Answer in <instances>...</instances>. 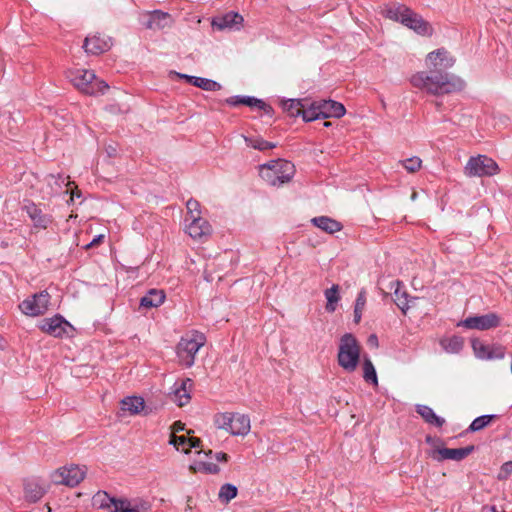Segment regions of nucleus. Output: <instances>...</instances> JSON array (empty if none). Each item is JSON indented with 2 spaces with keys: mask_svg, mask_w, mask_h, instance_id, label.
I'll use <instances>...</instances> for the list:
<instances>
[{
  "mask_svg": "<svg viewBox=\"0 0 512 512\" xmlns=\"http://www.w3.org/2000/svg\"><path fill=\"white\" fill-rule=\"evenodd\" d=\"M363 371H364L363 377H364L365 381L372 382L373 384L378 383L376 370L374 368V365L372 364V362L369 359H365L364 364H363Z\"/></svg>",
  "mask_w": 512,
  "mask_h": 512,
  "instance_id": "obj_40",
  "label": "nucleus"
},
{
  "mask_svg": "<svg viewBox=\"0 0 512 512\" xmlns=\"http://www.w3.org/2000/svg\"><path fill=\"white\" fill-rule=\"evenodd\" d=\"M140 21L147 29L151 30H160L170 27L173 22L170 14L160 10L143 13Z\"/></svg>",
  "mask_w": 512,
  "mask_h": 512,
  "instance_id": "obj_13",
  "label": "nucleus"
},
{
  "mask_svg": "<svg viewBox=\"0 0 512 512\" xmlns=\"http://www.w3.org/2000/svg\"><path fill=\"white\" fill-rule=\"evenodd\" d=\"M126 503V500L124 499H116L114 497H111L107 492L105 491H98L93 496V504L97 505L99 508L102 509H110V512H118L119 508H121L123 504Z\"/></svg>",
  "mask_w": 512,
  "mask_h": 512,
  "instance_id": "obj_19",
  "label": "nucleus"
},
{
  "mask_svg": "<svg viewBox=\"0 0 512 512\" xmlns=\"http://www.w3.org/2000/svg\"><path fill=\"white\" fill-rule=\"evenodd\" d=\"M205 454H206L207 456H211V455H212V450H208V451H206V452H205Z\"/></svg>",
  "mask_w": 512,
  "mask_h": 512,
  "instance_id": "obj_58",
  "label": "nucleus"
},
{
  "mask_svg": "<svg viewBox=\"0 0 512 512\" xmlns=\"http://www.w3.org/2000/svg\"><path fill=\"white\" fill-rule=\"evenodd\" d=\"M505 356V348L501 345H492L489 349L487 360L502 359Z\"/></svg>",
  "mask_w": 512,
  "mask_h": 512,
  "instance_id": "obj_44",
  "label": "nucleus"
},
{
  "mask_svg": "<svg viewBox=\"0 0 512 512\" xmlns=\"http://www.w3.org/2000/svg\"><path fill=\"white\" fill-rule=\"evenodd\" d=\"M205 344V336L202 333H194L192 336L182 337L177 345V356L185 367H191L195 362V355Z\"/></svg>",
  "mask_w": 512,
  "mask_h": 512,
  "instance_id": "obj_7",
  "label": "nucleus"
},
{
  "mask_svg": "<svg viewBox=\"0 0 512 512\" xmlns=\"http://www.w3.org/2000/svg\"><path fill=\"white\" fill-rule=\"evenodd\" d=\"M360 345L351 333H345L340 338L337 355L338 364L347 372L356 370L360 360Z\"/></svg>",
  "mask_w": 512,
  "mask_h": 512,
  "instance_id": "obj_4",
  "label": "nucleus"
},
{
  "mask_svg": "<svg viewBox=\"0 0 512 512\" xmlns=\"http://www.w3.org/2000/svg\"><path fill=\"white\" fill-rule=\"evenodd\" d=\"M410 82L415 88L432 95L458 92L465 86V82L461 78L438 70L430 71V73L418 72L411 77Z\"/></svg>",
  "mask_w": 512,
  "mask_h": 512,
  "instance_id": "obj_1",
  "label": "nucleus"
},
{
  "mask_svg": "<svg viewBox=\"0 0 512 512\" xmlns=\"http://www.w3.org/2000/svg\"><path fill=\"white\" fill-rule=\"evenodd\" d=\"M324 126H325V127H329V126H331V122H325V123H324Z\"/></svg>",
  "mask_w": 512,
  "mask_h": 512,
  "instance_id": "obj_59",
  "label": "nucleus"
},
{
  "mask_svg": "<svg viewBox=\"0 0 512 512\" xmlns=\"http://www.w3.org/2000/svg\"><path fill=\"white\" fill-rule=\"evenodd\" d=\"M46 492V487L39 479H27L24 482V496L29 502L40 500Z\"/></svg>",
  "mask_w": 512,
  "mask_h": 512,
  "instance_id": "obj_20",
  "label": "nucleus"
},
{
  "mask_svg": "<svg viewBox=\"0 0 512 512\" xmlns=\"http://www.w3.org/2000/svg\"><path fill=\"white\" fill-rule=\"evenodd\" d=\"M325 297L327 300L326 310L328 312H334L336 309V304L339 301V286L333 285L331 288L325 291Z\"/></svg>",
  "mask_w": 512,
  "mask_h": 512,
  "instance_id": "obj_36",
  "label": "nucleus"
},
{
  "mask_svg": "<svg viewBox=\"0 0 512 512\" xmlns=\"http://www.w3.org/2000/svg\"><path fill=\"white\" fill-rule=\"evenodd\" d=\"M85 474V467L81 468L77 465H70L53 472L51 479L54 484L74 487L84 479Z\"/></svg>",
  "mask_w": 512,
  "mask_h": 512,
  "instance_id": "obj_9",
  "label": "nucleus"
},
{
  "mask_svg": "<svg viewBox=\"0 0 512 512\" xmlns=\"http://www.w3.org/2000/svg\"><path fill=\"white\" fill-rule=\"evenodd\" d=\"M175 389L173 390V401H175L178 406L182 407L186 405L190 399V391L193 386V381L190 378H186L181 381L179 385L175 384Z\"/></svg>",
  "mask_w": 512,
  "mask_h": 512,
  "instance_id": "obj_23",
  "label": "nucleus"
},
{
  "mask_svg": "<svg viewBox=\"0 0 512 512\" xmlns=\"http://www.w3.org/2000/svg\"><path fill=\"white\" fill-rule=\"evenodd\" d=\"M214 424L234 436H245L251 428L249 417L240 413H218L214 417Z\"/></svg>",
  "mask_w": 512,
  "mask_h": 512,
  "instance_id": "obj_6",
  "label": "nucleus"
},
{
  "mask_svg": "<svg viewBox=\"0 0 512 512\" xmlns=\"http://www.w3.org/2000/svg\"><path fill=\"white\" fill-rule=\"evenodd\" d=\"M311 222L319 229L330 234L338 232L342 228L338 221L327 216L315 217L311 220Z\"/></svg>",
  "mask_w": 512,
  "mask_h": 512,
  "instance_id": "obj_27",
  "label": "nucleus"
},
{
  "mask_svg": "<svg viewBox=\"0 0 512 512\" xmlns=\"http://www.w3.org/2000/svg\"><path fill=\"white\" fill-rule=\"evenodd\" d=\"M427 60L431 63L434 68H451L455 59L450 56L449 52L445 49H437L428 54Z\"/></svg>",
  "mask_w": 512,
  "mask_h": 512,
  "instance_id": "obj_22",
  "label": "nucleus"
},
{
  "mask_svg": "<svg viewBox=\"0 0 512 512\" xmlns=\"http://www.w3.org/2000/svg\"><path fill=\"white\" fill-rule=\"evenodd\" d=\"M426 442L431 443L432 442V438L430 436H427L426 437Z\"/></svg>",
  "mask_w": 512,
  "mask_h": 512,
  "instance_id": "obj_57",
  "label": "nucleus"
},
{
  "mask_svg": "<svg viewBox=\"0 0 512 512\" xmlns=\"http://www.w3.org/2000/svg\"><path fill=\"white\" fill-rule=\"evenodd\" d=\"M498 170V164L485 155L471 157L465 166V174L468 177L493 176Z\"/></svg>",
  "mask_w": 512,
  "mask_h": 512,
  "instance_id": "obj_8",
  "label": "nucleus"
},
{
  "mask_svg": "<svg viewBox=\"0 0 512 512\" xmlns=\"http://www.w3.org/2000/svg\"><path fill=\"white\" fill-rule=\"evenodd\" d=\"M70 324L61 316H54L53 318L44 319L41 322L40 328L43 332L54 337H61L67 333Z\"/></svg>",
  "mask_w": 512,
  "mask_h": 512,
  "instance_id": "obj_16",
  "label": "nucleus"
},
{
  "mask_svg": "<svg viewBox=\"0 0 512 512\" xmlns=\"http://www.w3.org/2000/svg\"><path fill=\"white\" fill-rule=\"evenodd\" d=\"M225 102L231 106H237V105L242 104V105H246L249 107H256L268 115H271L273 112V109L270 105L266 104L261 99H257L255 97H251V96H233V97L227 98L225 100Z\"/></svg>",
  "mask_w": 512,
  "mask_h": 512,
  "instance_id": "obj_18",
  "label": "nucleus"
},
{
  "mask_svg": "<svg viewBox=\"0 0 512 512\" xmlns=\"http://www.w3.org/2000/svg\"><path fill=\"white\" fill-rule=\"evenodd\" d=\"M415 198H416V193H413L412 199H415Z\"/></svg>",
  "mask_w": 512,
  "mask_h": 512,
  "instance_id": "obj_60",
  "label": "nucleus"
},
{
  "mask_svg": "<svg viewBox=\"0 0 512 512\" xmlns=\"http://www.w3.org/2000/svg\"><path fill=\"white\" fill-rule=\"evenodd\" d=\"M171 429H172V434L175 435V433L184 430V423H182L181 421H176L173 423Z\"/></svg>",
  "mask_w": 512,
  "mask_h": 512,
  "instance_id": "obj_49",
  "label": "nucleus"
},
{
  "mask_svg": "<svg viewBox=\"0 0 512 512\" xmlns=\"http://www.w3.org/2000/svg\"><path fill=\"white\" fill-rule=\"evenodd\" d=\"M474 451V446L469 445L463 448H446L436 446L428 452V455L437 462L445 460L461 461Z\"/></svg>",
  "mask_w": 512,
  "mask_h": 512,
  "instance_id": "obj_11",
  "label": "nucleus"
},
{
  "mask_svg": "<svg viewBox=\"0 0 512 512\" xmlns=\"http://www.w3.org/2000/svg\"><path fill=\"white\" fill-rule=\"evenodd\" d=\"M494 418H496V415H483L477 417L472 421L468 430L471 432L480 431L484 429L487 425H489Z\"/></svg>",
  "mask_w": 512,
  "mask_h": 512,
  "instance_id": "obj_39",
  "label": "nucleus"
},
{
  "mask_svg": "<svg viewBox=\"0 0 512 512\" xmlns=\"http://www.w3.org/2000/svg\"><path fill=\"white\" fill-rule=\"evenodd\" d=\"M391 289H394V302L403 311L408 308L407 306V293L402 289L401 282L394 281L391 283Z\"/></svg>",
  "mask_w": 512,
  "mask_h": 512,
  "instance_id": "obj_29",
  "label": "nucleus"
},
{
  "mask_svg": "<svg viewBox=\"0 0 512 512\" xmlns=\"http://www.w3.org/2000/svg\"><path fill=\"white\" fill-rule=\"evenodd\" d=\"M165 300L163 290L151 289L140 300V306L144 308L159 307Z\"/></svg>",
  "mask_w": 512,
  "mask_h": 512,
  "instance_id": "obj_25",
  "label": "nucleus"
},
{
  "mask_svg": "<svg viewBox=\"0 0 512 512\" xmlns=\"http://www.w3.org/2000/svg\"><path fill=\"white\" fill-rule=\"evenodd\" d=\"M177 76L182 78V79H185L188 83H189V79L190 78H194L195 76H190V75H187V74H181V73H177Z\"/></svg>",
  "mask_w": 512,
  "mask_h": 512,
  "instance_id": "obj_55",
  "label": "nucleus"
},
{
  "mask_svg": "<svg viewBox=\"0 0 512 512\" xmlns=\"http://www.w3.org/2000/svg\"><path fill=\"white\" fill-rule=\"evenodd\" d=\"M104 236L103 235H98L97 237H95L87 246L86 248H90V247H93L95 245H97L98 243H100L102 240H103Z\"/></svg>",
  "mask_w": 512,
  "mask_h": 512,
  "instance_id": "obj_51",
  "label": "nucleus"
},
{
  "mask_svg": "<svg viewBox=\"0 0 512 512\" xmlns=\"http://www.w3.org/2000/svg\"><path fill=\"white\" fill-rule=\"evenodd\" d=\"M50 295L47 291H41L25 299L19 304V309L28 316L43 315L49 306Z\"/></svg>",
  "mask_w": 512,
  "mask_h": 512,
  "instance_id": "obj_10",
  "label": "nucleus"
},
{
  "mask_svg": "<svg viewBox=\"0 0 512 512\" xmlns=\"http://www.w3.org/2000/svg\"><path fill=\"white\" fill-rule=\"evenodd\" d=\"M186 226L187 233L193 239L201 240L211 233V226L208 221L202 217L190 218Z\"/></svg>",
  "mask_w": 512,
  "mask_h": 512,
  "instance_id": "obj_17",
  "label": "nucleus"
},
{
  "mask_svg": "<svg viewBox=\"0 0 512 512\" xmlns=\"http://www.w3.org/2000/svg\"><path fill=\"white\" fill-rule=\"evenodd\" d=\"M69 177H64L62 174H50L47 176L46 180L51 188L52 194L59 193L64 186H68L71 184L70 181H68Z\"/></svg>",
  "mask_w": 512,
  "mask_h": 512,
  "instance_id": "obj_30",
  "label": "nucleus"
},
{
  "mask_svg": "<svg viewBox=\"0 0 512 512\" xmlns=\"http://www.w3.org/2000/svg\"><path fill=\"white\" fill-rule=\"evenodd\" d=\"M243 17L237 12L230 11L223 15H218L213 18L212 26L220 31H238L243 26Z\"/></svg>",
  "mask_w": 512,
  "mask_h": 512,
  "instance_id": "obj_15",
  "label": "nucleus"
},
{
  "mask_svg": "<svg viewBox=\"0 0 512 512\" xmlns=\"http://www.w3.org/2000/svg\"><path fill=\"white\" fill-rule=\"evenodd\" d=\"M320 114L323 119L340 118L345 115L346 109L343 104L333 100L319 101Z\"/></svg>",
  "mask_w": 512,
  "mask_h": 512,
  "instance_id": "obj_21",
  "label": "nucleus"
},
{
  "mask_svg": "<svg viewBox=\"0 0 512 512\" xmlns=\"http://www.w3.org/2000/svg\"><path fill=\"white\" fill-rule=\"evenodd\" d=\"M384 16L393 21L400 22L419 35L425 36L432 33L430 24L405 5L399 4L396 7L387 8L384 11Z\"/></svg>",
  "mask_w": 512,
  "mask_h": 512,
  "instance_id": "obj_2",
  "label": "nucleus"
},
{
  "mask_svg": "<svg viewBox=\"0 0 512 512\" xmlns=\"http://www.w3.org/2000/svg\"><path fill=\"white\" fill-rule=\"evenodd\" d=\"M169 443L179 449L180 446H184L188 443V438L185 436H177L172 434Z\"/></svg>",
  "mask_w": 512,
  "mask_h": 512,
  "instance_id": "obj_47",
  "label": "nucleus"
},
{
  "mask_svg": "<svg viewBox=\"0 0 512 512\" xmlns=\"http://www.w3.org/2000/svg\"><path fill=\"white\" fill-rule=\"evenodd\" d=\"M472 347L475 352V355L480 359H487L489 354V345H485L479 340H473Z\"/></svg>",
  "mask_w": 512,
  "mask_h": 512,
  "instance_id": "obj_43",
  "label": "nucleus"
},
{
  "mask_svg": "<svg viewBox=\"0 0 512 512\" xmlns=\"http://www.w3.org/2000/svg\"><path fill=\"white\" fill-rule=\"evenodd\" d=\"M303 100L299 99H288L282 102V107L285 112L291 117H297L301 115Z\"/></svg>",
  "mask_w": 512,
  "mask_h": 512,
  "instance_id": "obj_34",
  "label": "nucleus"
},
{
  "mask_svg": "<svg viewBox=\"0 0 512 512\" xmlns=\"http://www.w3.org/2000/svg\"><path fill=\"white\" fill-rule=\"evenodd\" d=\"M118 512H145L148 509L147 503H142L140 506L130 507V503L126 500V503L121 505Z\"/></svg>",
  "mask_w": 512,
  "mask_h": 512,
  "instance_id": "obj_46",
  "label": "nucleus"
},
{
  "mask_svg": "<svg viewBox=\"0 0 512 512\" xmlns=\"http://www.w3.org/2000/svg\"><path fill=\"white\" fill-rule=\"evenodd\" d=\"M368 342L372 345H377L378 344V339H377V336L376 335H371L368 339Z\"/></svg>",
  "mask_w": 512,
  "mask_h": 512,
  "instance_id": "obj_54",
  "label": "nucleus"
},
{
  "mask_svg": "<svg viewBox=\"0 0 512 512\" xmlns=\"http://www.w3.org/2000/svg\"><path fill=\"white\" fill-rule=\"evenodd\" d=\"M512 469V462L505 463L501 468V474L504 473L505 475L509 474Z\"/></svg>",
  "mask_w": 512,
  "mask_h": 512,
  "instance_id": "obj_52",
  "label": "nucleus"
},
{
  "mask_svg": "<svg viewBox=\"0 0 512 512\" xmlns=\"http://www.w3.org/2000/svg\"><path fill=\"white\" fill-rule=\"evenodd\" d=\"M199 470L207 474H218L220 472L219 466L212 462H201L199 464Z\"/></svg>",
  "mask_w": 512,
  "mask_h": 512,
  "instance_id": "obj_45",
  "label": "nucleus"
},
{
  "mask_svg": "<svg viewBox=\"0 0 512 512\" xmlns=\"http://www.w3.org/2000/svg\"><path fill=\"white\" fill-rule=\"evenodd\" d=\"M112 45L111 37L96 33L85 38L83 48L88 54L100 55L110 50Z\"/></svg>",
  "mask_w": 512,
  "mask_h": 512,
  "instance_id": "obj_14",
  "label": "nucleus"
},
{
  "mask_svg": "<svg viewBox=\"0 0 512 512\" xmlns=\"http://www.w3.org/2000/svg\"><path fill=\"white\" fill-rule=\"evenodd\" d=\"M300 116H302L303 120L306 122L322 118L320 114L319 101L311 103L308 107L304 103Z\"/></svg>",
  "mask_w": 512,
  "mask_h": 512,
  "instance_id": "obj_32",
  "label": "nucleus"
},
{
  "mask_svg": "<svg viewBox=\"0 0 512 512\" xmlns=\"http://www.w3.org/2000/svg\"><path fill=\"white\" fill-rule=\"evenodd\" d=\"M244 140L246 144L254 149L265 151L268 149H273L276 147L275 143L266 141L262 139L261 137H247L244 136Z\"/></svg>",
  "mask_w": 512,
  "mask_h": 512,
  "instance_id": "obj_35",
  "label": "nucleus"
},
{
  "mask_svg": "<svg viewBox=\"0 0 512 512\" xmlns=\"http://www.w3.org/2000/svg\"><path fill=\"white\" fill-rule=\"evenodd\" d=\"M444 350L448 353H459L464 345V340L459 336H452L448 339H445L441 342Z\"/></svg>",
  "mask_w": 512,
  "mask_h": 512,
  "instance_id": "obj_33",
  "label": "nucleus"
},
{
  "mask_svg": "<svg viewBox=\"0 0 512 512\" xmlns=\"http://www.w3.org/2000/svg\"><path fill=\"white\" fill-rule=\"evenodd\" d=\"M416 411L430 425L442 427L445 423V419L436 415L433 409L427 405H417Z\"/></svg>",
  "mask_w": 512,
  "mask_h": 512,
  "instance_id": "obj_26",
  "label": "nucleus"
},
{
  "mask_svg": "<svg viewBox=\"0 0 512 512\" xmlns=\"http://www.w3.org/2000/svg\"><path fill=\"white\" fill-rule=\"evenodd\" d=\"M67 77L76 89L90 96L103 94L109 89V85L105 81L97 78L92 70H69Z\"/></svg>",
  "mask_w": 512,
  "mask_h": 512,
  "instance_id": "obj_3",
  "label": "nucleus"
},
{
  "mask_svg": "<svg viewBox=\"0 0 512 512\" xmlns=\"http://www.w3.org/2000/svg\"><path fill=\"white\" fill-rule=\"evenodd\" d=\"M490 511H491V512H505V511H498V510L496 509V507H494V506L490 508Z\"/></svg>",
  "mask_w": 512,
  "mask_h": 512,
  "instance_id": "obj_56",
  "label": "nucleus"
},
{
  "mask_svg": "<svg viewBox=\"0 0 512 512\" xmlns=\"http://www.w3.org/2000/svg\"><path fill=\"white\" fill-rule=\"evenodd\" d=\"M237 493L238 490L235 485L226 483L221 486L218 496L222 502L228 503L237 496Z\"/></svg>",
  "mask_w": 512,
  "mask_h": 512,
  "instance_id": "obj_37",
  "label": "nucleus"
},
{
  "mask_svg": "<svg viewBox=\"0 0 512 512\" xmlns=\"http://www.w3.org/2000/svg\"><path fill=\"white\" fill-rule=\"evenodd\" d=\"M214 457L219 462H227L229 459L228 454H226L224 452H217V453H215Z\"/></svg>",
  "mask_w": 512,
  "mask_h": 512,
  "instance_id": "obj_50",
  "label": "nucleus"
},
{
  "mask_svg": "<svg viewBox=\"0 0 512 512\" xmlns=\"http://www.w3.org/2000/svg\"><path fill=\"white\" fill-rule=\"evenodd\" d=\"M26 212L34 223L35 227L38 228H47L51 219L48 215L42 213L41 209H39L35 204L31 203L25 206Z\"/></svg>",
  "mask_w": 512,
  "mask_h": 512,
  "instance_id": "obj_24",
  "label": "nucleus"
},
{
  "mask_svg": "<svg viewBox=\"0 0 512 512\" xmlns=\"http://www.w3.org/2000/svg\"><path fill=\"white\" fill-rule=\"evenodd\" d=\"M189 83L205 91H218L222 87L218 82L202 77L190 78Z\"/></svg>",
  "mask_w": 512,
  "mask_h": 512,
  "instance_id": "obj_31",
  "label": "nucleus"
},
{
  "mask_svg": "<svg viewBox=\"0 0 512 512\" xmlns=\"http://www.w3.org/2000/svg\"><path fill=\"white\" fill-rule=\"evenodd\" d=\"M400 163L409 173L418 171L422 166V160L416 156L400 161Z\"/></svg>",
  "mask_w": 512,
  "mask_h": 512,
  "instance_id": "obj_42",
  "label": "nucleus"
},
{
  "mask_svg": "<svg viewBox=\"0 0 512 512\" xmlns=\"http://www.w3.org/2000/svg\"><path fill=\"white\" fill-rule=\"evenodd\" d=\"M261 176L272 186H280L291 180L294 165L287 160H274L261 166Z\"/></svg>",
  "mask_w": 512,
  "mask_h": 512,
  "instance_id": "obj_5",
  "label": "nucleus"
},
{
  "mask_svg": "<svg viewBox=\"0 0 512 512\" xmlns=\"http://www.w3.org/2000/svg\"><path fill=\"white\" fill-rule=\"evenodd\" d=\"M70 194H71V197H70L71 201H73L75 196L76 197H80L81 196V192L77 189V187L74 190H71Z\"/></svg>",
  "mask_w": 512,
  "mask_h": 512,
  "instance_id": "obj_53",
  "label": "nucleus"
},
{
  "mask_svg": "<svg viewBox=\"0 0 512 512\" xmlns=\"http://www.w3.org/2000/svg\"><path fill=\"white\" fill-rule=\"evenodd\" d=\"M122 410L137 414L144 409V400L141 397L129 396L121 401Z\"/></svg>",
  "mask_w": 512,
  "mask_h": 512,
  "instance_id": "obj_28",
  "label": "nucleus"
},
{
  "mask_svg": "<svg viewBox=\"0 0 512 512\" xmlns=\"http://www.w3.org/2000/svg\"><path fill=\"white\" fill-rule=\"evenodd\" d=\"M187 217L186 221L190 218L201 217V206L200 203L195 199H189L186 203Z\"/></svg>",
  "mask_w": 512,
  "mask_h": 512,
  "instance_id": "obj_41",
  "label": "nucleus"
},
{
  "mask_svg": "<svg viewBox=\"0 0 512 512\" xmlns=\"http://www.w3.org/2000/svg\"><path fill=\"white\" fill-rule=\"evenodd\" d=\"M200 443H201V440L199 438H195V437L188 438L189 447L187 449H184L183 451L187 454L190 452L191 448L199 447Z\"/></svg>",
  "mask_w": 512,
  "mask_h": 512,
  "instance_id": "obj_48",
  "label": "nucleus"
},
{
  "mask_svg": "<svg viewBox=\"0 0 512 512\" xmlns=\"http://www.w3.org/2000/svg\"><path fill=\"white\" fill-rule=\"evenodd\" d=\"M500 323V316L494 312H490L485 315L467 317L459 325H462L467 329L484 331L496 328L500 325Z\"/></svg>",
  "mask_w": 512,
  "mask_h": 512,
  "instance_id": "obj_12",
  "label": "nucleus"
},
{
  "mask_svg": "<svg viewBox=\"0 0 512 512\" xmlns=\"http://www.w3.org/2000/svg\"><path fill=\"white\" fill-rule=\"evenodd\" d=\"M366 304V292L361 290L356 298L354 307V322L359 323L362 317V312Z\"/></svg>",
  "mask_w": 512,
  "mask_h": 512,
  "instance_id": "obj_38",
  "label": "nucleus"
}]
</instances>
